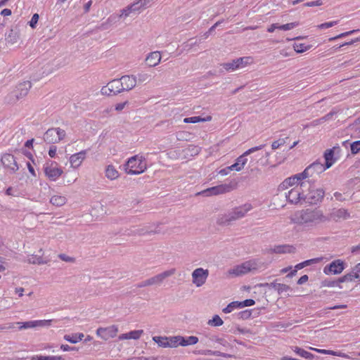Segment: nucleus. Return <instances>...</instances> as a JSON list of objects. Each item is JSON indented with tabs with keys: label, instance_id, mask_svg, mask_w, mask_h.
Instances as JSON below:
<instances>
[{
	"label": "nucleus",
	"instance_id": "c03bdc74",
	"mask_svg": "<svg viewBox=\"0 0 360 360\" xmlns=\"http://www.w3.org/2000/svg\"><path fill=\"white\" fill-rule=\"evenodd\" d=\"M298 25H299V22H290V23H287L285 25H280L278 24V27H279V30H281L288 31V30H291L297 27Z\"/></svg>",
	"mask_w": 360,
	"mask_h": 360
},
{
	"label": "nucleus",
	"instance_id": "4468645a",
	"mask_svg": "<svg viewBox=\"0 0 360 360\" xmlns=\"http://www.w3.org/2000/svg\"><path fill=\"white\" fill-rule=\"evenodd\" d=\"M118 333V327L115 325H111L108 327H99L96 330V335L103 340L107 341L110 338H114Z\"/></svg>",
	"mask_w": 360,
	"mask_h": 360
},
{
	"label": "nucleus",
	"instance_id": "cd10ccee",
	"mask_svg": "<svg viewBox=\"0 0 360 360\" xmlns=\"http://www.w3.org/2000/svg\"><path fill=\"white\" fill-rule=\"evenodd\" d=\"M105 177L111 181L117 179L120 177V173L112 165H108L105 170Z\"/></svg>",
	"mask_w": 360,
	"mask_h": 360
},
{
	"label": "nucleus",
	"instance_id": "09e8293b",
	"mask_svg": "<svg viewBox=\"0 0 360 360\" xmlns=\"http://www.w3.org/2000/svg\"><path fill=\"white\" fill-rule=\"evenodd\" d=\"M61 356H34L32 358V360H62Z\"/></svg>",
	"mask_w": 360,
	"mask_h": 360
},
{
	"label": "nucleus",
	"instance_id": "423d86ee",
	"mask_svg": "<svg viewBox=\"0 0 360 360\" xmlns=\"http://www.w3.org/2000/svg\"><path fill=\"white\" fill-rule=\"evenodd\" d=\"M325 170H326V169L324 165L316 161L307 167L303 172L295 174L302 180L306 181L307 179L314 177L316 175L321 174Z\"/></svg>",
	"mask_w": 360,
	"mask_h": 360
},
{
	"label": "nucleus",
	"instance_id": "5701e85b",
	"mask_svg": "<svg viewBox=\"0 0 360 360\" xmlns=\"http://www.w3.org/2000/svg\"><path fill=\"white\" fill-rule=\"evenodd\" d=\"M162 59V55L160 51H153L149 53L145 59L146 64L150 67L153 68L157 66L160 62Z\"/></svg>",
	"mask_w": 360,
	"mask_h": 360
},
{
	"label": "nucleus",
	"instance_id": "473e14b6",
	"mask_svg": "<svg viewBox=\"0 0 360 360\" xmlns=\"http://www.w3.org/2000/svg\"><path fill=\"white\" fill-rule=\"evenodd\" d=\"M198 338L196 336L181 337V347L194 345L198 342Z\"/></svg>",
	"mask_w": 360,
	"mask_h": 360
},
{
	"label": "nucleus",
	"instance_id": "4be33fe9",
	"mask_svg": "<svg viewBox=\"0 0 360 360\" xmlns=\"http://www.w3.org/2000/svg\"><path fill=\"white\" fill-rule=\"evenodd\" d=\"M51 320H37L27 321L24 323L18 322L17 324L21 325L20 329H27L35 327H45L51 326Z\"/></svg>",
	"mask_w": 360,
	"mask_h": 360
},
{
	"label": "nucleus",
	"instance_id": "c756f323",
	"mask_svg": "<svg viewBox=\"0 0 360 360\" xmlns=\"http://www.w3.org/2000/svg\"><path fill=\"white\" fill-rule=\"evenodd\" d=\"M295 248L292 246L288 245L275 246L272 249V252L276 254H285L293 252Z\"/></svg>",
	"mask_w": 360,
	"mask_h": 360
},
{
	"label": "nucleus",
	"instance_id": "72a5a7b5",
	"mask_svg": "<svg viewBox=\"0 0 360 360\" xmlns=\"http://www.w3.org/2000/svg\"><path fill=\"white\" fill-rule=\"evenodd\" d=\"M236 60L238 69L244 68L253 63L252 58L249 56L238 58Z\"/></svg>",
	"mask_w": 360,
	"mask_h": 360
},
{
	"label": "nucleus",
	"instance_id": "864d4df0",
	"mask_svg": "<svg viewBox=\"0 0 360 360\" xmlns=\"http://www.w3.org/2000/svg\"><path fill=\"white\" fill-rule=\"evenodd\" d=\"M58 257L64 262L74 263L75 262V259L74 257H70L65 254H60Z\"/></svg>",
	"mask_w": 360,
	"mask_h": 360
},
{
	"label": "nucleus",
	"instance_id": "37998d69",
	"mask_svg": "<svg viewBox=\"0 0 360 360\" xmlns=\"http://www.w3.org/2000/svg\"><path fill=\"white\" fill-rule=\"evenodd\" d=\"M207 323L212 326H220L224 323V321L218 315H214L212 319L208 321Z\"/></svg>",
	"mask_w": 360,
	"mask_h": 360
},
{
	"label": "nucleus",
	"instance_id": "bb28decb",
	"mask_svg": "<svg viewBox=\"0 0 360 360\" xmlns=\"http://www.w3.org/2000/svg\"><path fill=\"white\" fill-rule=\"evenodd\" d=\"M309 349L310 350L315 351V352H318L319 354L337 356H340V357H342V358H345V359H349V356L347 354L343 353V352H342L340 351H334V350H330V349H317V348H314V347H309Z\"/></svg>",
	"mask_w": 360,
	"mask_h": 360
},
{
	"label": "nucleus",
	"instance_id": "6e6d98bb",
	"mask_svg": "<svg viewBox=\"0 0 360 360\" xmlns=\"http://www.w3.org/2000/svg\"><path fill=\"white\" fill-rule=\"evenodd\" d=\"M39 16L37 13H34L32 17V19L29 22V25L30 26L32 27V28H35L36 27V25L37 24V22L39 20Z\"/></svg>",
	"mask_w": 360,
	"mask_h": 360
},
{
	"label": "nucleus",
	"instance_id": "e433bc0d",
	"mask_svg": "<svg viewBox=\"0 0 360 360\" xmlns=\"http://www.w3.org/2000/svg\"><path fill=\"white\" fill-rule=\"evenodd\" d=\"M292 46L295 51L301 53L309 50L312 46L304 43H295Z\"/></svg>",
	"mask_w": 360,
	"mask_h": 360
},
{
	"label": "nucleus",
	"instance_id": "680f3d73",
	"mask_svg": "<svg viewBox=\"0 0 360 360\" xmlns=\"http://www.w3.org/2000/svg\"><path fill=\"white\" fill-rule=\"evenodd\" d=\"M233 170L231 167V166L227 167L224 169H221L219 172V174L221 176H226L231 171Z\"/></svg>",
	"mask_w": 360,
	"mask_h": 360
},
{
	"label": "nucleus",
	"instance_id": "603ef678",
	"mask_svg": "<svg viewBox=\"0 0 360 360\" xmlns=\"http://www.w3.org/2000/svg\"><path fill=\"white\" fill-rule=\"evenodd\" d=\"M351 151L353 154H356L360 151V141H354L351 144Z\"/></svg>",
	"mask_w": 360,
	"mask_h": 360
},
{
	"label": "nucleus",
	"instance_id": "6e6552de",
	"mask_svg": "<svg viewBox=\"0 0 360 360\" xmlns=\"http://www.w3.org/2000/svg\"><path fill=\"white\" fill-rule=\"evenodd\" d=\"M44 172L45 176L51 181H56L63 173L57 162L53 161L47 162L44 165Z\"/></svg>",
	"mask_w": 360,
	"mask_h": 360
},
{
	"label": "nucleus",
	"instance_id": "3c124183",
	"mask_svg": "<svg viewBox=\"0 0 360 360\" xmlns=\"http://www.w3.org/2000/svg\"><path fill=\"white\" fill-rule=\"evenodd\" d=\"M321 260H322L321 257L314 258V259H308L304 262H302V264L304 265V267H305L309 265L317 264V263L320 262Z\"/></svg>",
	"mask_w": 360,
	"mask_h": 360
},
{
	"label": "nucleus",
	"instance_id": "ddd939ff",
	"mask_svg": "<svg viewBox=\"0 0 360 360\" xmlns=\"http://www.w3.org/2000/svg\"><path fill=\"white\" fill-rule=\"evenodd\" d=\"M310 184H308V188H306V202L310 204H316L321 202L324 197L325 191L322 188H311Z\"/></svg>",
	"mask_w": 360,
	"mask_h": 360
},
{
	"label": "nucleus",
	"instance_id": "338daca9",
	"mask_svg": "<svg viewBox=\"0 0 360 360\" xmlns=\"http://www.w3.org/2000/svg\"><path fill=\"white\" fill-rule=\"evenodd\" d=\"M309 279V277L307 275H304L302 276H301L299 280L297 281V284L298 285H302L304 284V283H306Z\"/></svg>",
	"mask_w": 360,
	"mask_h": 360
},
{
	"label": "nucleus",
	"instance_id": "9b49d317",
	"mask_svg": "<svg viewBox=\"0 0 360 360\" xmlns=\"http://www.w3.org/2000/svg\"><path fill=\"white\" fill-rule=\"evenodd\" d=\"M208 276V269L201 267L197 268L191 274L192 283L195 287L200 288L206 283Z\"/></svg>",
	"mask_w": 360,
	"mask_h": 360
},
{
	"label": "nucleus",
	"instance_id": "f03ea898",
	"mask_svg": "<svg viewBox=\"0 0 360 360\" xmlns=\"http://www.w3.org/2000/svg\"><path fill=\"white\" fill-rule=\"evenodd\" d=\"M309 181H304L296 174L285 179L278 186L279 191H285L291 188L285 193V198L290 204L297 205L306 202V188Z\"/></svg>",
	"mask_w": 360,
	"mask_h": 360
},
{
	"label": "nucleus",
	"instance_id": "a19ab883",
	"mask_svg": "<svg viewBox=\"0 0 360 360\" xmlns=\"http://www.w3.org/2000/svg\"><path fill=\"white\" fill-rule=\"evenodd\" d=\"M240 308H241L240 302H232L229 304L224 309H223V312L225 314H229L232 312L234 309Z\"/></svg>",
	"mask_w": 360,
	"mask_h": 360
},
{
	"label": "nucleus",
	"instance_id": "69168bd1",
	"mask_svg": "<svg viewBox=\"0 0 360 360\" xmlns=\"http://www.w3.org/2000/svg\"><path fill=\"white\" fill-rule=\"evenodd\" d=\"M56 150H57L56 146H52L50 148L49 150V156L51 157V158H54L56 156Z\"/></svg>",
	"mask_w": 360,
	"mask_h": 360
},
{
	"label": "nucleus",
	"instance_id": "052dcab7",
	"mask_svg": "<svg viewBox=\"0 0 360 360\" xmlns=\"http://www.w3.org/2000/svg\"><path fill=\"white\" fill-rule=\"evenodd\" d=\"M240 302L241 304V308H243L245 307L252 306L255 304V301L252 299H248L243 302Z\"/></svg>",
	"mask_w": 360,
	"mask_h": 360
},
{
	"label": "nucleus",
	"instance_id": "39448f33",
	"mask_svg": "<svg viewBox=\"0 0 360 360\" xmlns=\"http://www.w3.org/2000/svg\"><path fill=\"white\" fill-rule=\"evenodd\" d=\"M147 169V165L142 156L134 155L130 158L124 165V169L128 174H140Z\"/></svg>",
	"mask_w": 360,
	"mask_h": 360
},
{
	"label": "nucleus",
	"instance_id": "49530a36",
	"mask_svg": "<svg viewBox=\"0 0 360 360\" xmlns=\"http://www.w3.org/2000/svg\"><path fill=\"white\" fill-rule=\"evenodd\" d=\"M334 217L338 219H347L349 217V213L345 209H340L334 213Z\"/></svg>",
	"mask_w": 360,
	"mask_h": 360
},
{
	"label": "nucleus",
	"instance_id": "b1692460",
	"mask_svg": "<svg viewBox=\"0 0 360 360\" xmlns=\"http://www.w3.org/2000/svg\"><path fill=\"white\" fill-rule=\"evenodd\" d=\"M44 252L43 249H39L37 254L29 255L27 262L32 264H44L48 262V259L44 257Z\"/></svg>",
	"mask_w": 360,
	"mask_h": 360
},
{
	"label": "nucleus",
	"instance_id": "6ab92c4d",
	"mask_svg": "<svg viewBox=\"0 0 360 360\" xmlns=\"http://www.w3.org/2000/svg\"><path fill=\"white\" fill-rule=\"evenodd\" d=\"M86 154L87 151L84 150L70 155L69 158L70 167L74 169L78 168L86 159Z\"/></svg>",
	"mask_w": 360,
	"mask_h": 360
},
{
	"label": "nucleus",
	"instance_id": "f704fd0d",
	"mask_svg": "<svg viewBox=\"0 0 360 360\" xmlns=\"http://www.w3.org/2000/svg\"><path fill=\"white\" fill-rule=\"evenodd\" d=\"M212 120V117L208 115L206 117H201L199 116H194L184 119L185 123H197L200 122H209Z\"/></svg>",
	"mask_w": 360,
	"mask_h": 360
},
{
	"label": "nucleus",
	"instance_id": "e2e57ef3",
	"mask_svg": "<svg viewBox=\"0 0 360 360\" xmlns=\"http://www.w3.org/2000/svg\"><path fill=\"white\" fill-rule=\"evenodd\" d=\"M131 6L135 13H140L143 10V8H141V6H140V4H139L138 1L134 2L133 4H131Z\"/></svg>",
	"mask_w": 360,
	"mask_h": 360
},
{
	"label": "nucleus",
	"instance_id": "393cba45",
	"mask_svg": "<svg viewBox=\"0 0 360 360\" xmlns=\"http://www.w3.org/2000/svg\"><path fill=\"white\" fill-rule=\"evenodd\" d=\"M175 272L174 269H170L165 271L161 274H159L153 277L150 278L152 285H160L162 283L164 280L169 276H172Z\"/></svg>",
	"mask_w": 360,
	"mask_h": 360
},
{
	"label": "nucleus",
	"instance_id": "7ed1b4c3",
	"mask_svg": "<svg viewBox=\"0 0 360 360\" xmlns=\"http://www.w3.org/2000/svg\"><path fill=\"white\" fill-rule=\"evenodd\" d=\"M267 264L261 259H252L237 264L229 269L226 272L228 278L242 276L248 273H254L264 270Z\"/></svg>",
	"mask_w": 360,
	"mask_h": 360
},
{
	"label": "nucleus",
	"instance_id": "dca6fc26",
	"mask_svg": "<svg viewBox=\"0 0 360 360\" xmlns=\"http://www.w3.org/2000/svg\"><path fill=\"white\" fill-rule=\"evenodd\" d=\"M356 281H360V262L355 265L349 273L338 279L340 283L354 282Z\"/></svg>",
	"mask_w": 360,
	"mask_h": 360
},
{
	"label": "nucleus",
	"instance_id": "0eeeda50",
	"mask_svg": "<svg viewBox=\"0 0 360 360\" xmlns=\"http://www.w3.org/2000/svg\"><path fill=\"white\" fill-rule=\"evenodd\" d=\"M152 340L162 348H175L180 345V338L179 336H153Z\"/></svg>",
	"mask_w": 360,
	"mask_h": 360
},
{
	"label": "nucleus",
	"instance_id": "aec40b11",
	"mask_svg": "<svg viewBox=\"0 0 360 360\" xmlns=\"http://www.w3.org/2000/svg\"><path fill=\"white\" fill-rule=\"evenodd\" d=\"M120 79L123 91L133 89L137 84V79L134 75H124Z\"/></svg>",
	"mask_w": 360,
	"mask_h": 360
},
{
	"label": "nucleus",
	"instance_id": "f257e3e1",
	"mask_svg": "<svg viewBox=\"0 0 360 360\" xmlns=\"http://www.w3.org/2000/svg\"><path fill=\"white\" fill-rule=\"evenodd\" d=\"M292 224L301 226L307 231L319 229L328 223L330 218L319 209H302L295 212L290 217Z\"/></svg>",
	"mask_w": 360,
	"mask_h": 360
},
{
	"label": "nucleus",
	"instance_id": "9d476101",
	"mask_svg": "<svg viewBox=\"0 0 360 360\" xmlns=\"http://www.w3.org/2000/svg\"><path fill=\"white\" fill-rule=\"evenodd\" d=\"M264 146L265 145H260L247 150L236 159V162L234 164L231 165L232 169L237 172L241 171L248 162V158L246 157L259 150L262 149Z\"/></svg>",
	"mask_w": 360,
	"mask_h": 360
},
{
	"label": "nucleus",
	"instance_id": "4d7b16f0",
	"mask_svg": "<svg viewBox=\"0 0 360 360\" xmlns=\"http://www.w3.org/2000/svg\"><path fill=\"white\" fill-rule=\"evenodd\" d=\"M158 233V231H148V230H145L144 229H136L135 231H134V233L138 234V235H144L146 233Z\"/></svg>",
	"mask_w": 360,
	"mask_h": 360
},
{
	"label": "nucleus",
	"instance_id": "58836bf2",
	"mask_svg": "<svg viewBox=\"0 0 360 360\" xmlns=\"http://www.w3.org/2000/svg\"><path fill=\"white\" fill-rule=\"evenodd\" d=\"M221 65L227 72H233L238 70L236 60L222 63Z\"/></svg>",
	"mask_w": 360,
	"mask_h": 360
},
{
	"label": "nucleus",
	"instance_id": "de8ad7c7",
	"mask_svg": "<svg viewBox=\"0 0 360 360\" xmlns=\"http://www.w3.org/2000/svg\"><path fill=\"white\" fill-rule=\"evenodd\" d=\"M338 23V20L330 21V22L321 23V24L317 25L316 27L319 30H324V29H328V28L332 27L336 25Z\"/></svg>",
	"mask_w": 360,
	"mask_h": 360
},
{
	"label": "nucleus",
	"instance_id": "20e7f679",
	"mask_svg": "<svg viewBox=\"0 0 360 360\" xmlns=\"http://www.w3.org/2000/svg\"><path fill=\"white\" fill-rule=\"evenodd\" d=\"M252 209V206L249 203L234 207L227 213L219 216L217 222L220 224H229L245 217Z\"/></svg>",
	"mask_w": 360,
	"mask_h": 360
},
{
	"label": "nucleus",
	"instance_id": "2f4dec72",
	"mask_svg": "<svg viewBox=\"0 0 360 360\" xmlns=\"http://www.w3.org/2000/svg\"><path fill=\"white\" fill-rule=\"evenodd\" d=\"M334 153L333 150H326L324 153V158L326 165H324L326 169L330 168L334 163L335 159L333 158Z\"/></svg>",
	"mask_w": 360,
	"mask_h": 360
},
{
	"label": "nucleus",
	"instance_id": "79ce46f5",
	"mask_svg": "<svg viewBox=\"0 0 360 360\" xmlns=\"http://www.w3.org/2000/svg\"><path fill=\"white\" fill-rule=\"evenodd\" d=\"M136 79H137V82H139V83H140V84L148 83L151 80V75L148 73L141 72V73L138 74Z\"/></svg>",
	"mask_w": 360,
	"mask_h": 360
},
{
	"label": "nucleus",
	"instance_id": "f3484780",
	"mask_svg": "<svg viewBox=\"0 0 360 360\" xmlns=\"http://www.w3.org/2000/svg\"><path fill=\"white\" fill-rule=\"evenodd\" d=\"M231 191V187L226 184H221L209 188L202 191V194L206 196L223 194Z\"/></svg>",
	"mask_w": 360,
	"mask_h": 360
},
{
	"label": "nucleus",
	"instance_id": "2eb2a0df",
	"mask_svg": "<svg viewBox=\"0 0 360 360\" xmlns=\"http://www.w3.org/2000/svg\"><path fill=\"white\" fill-rule=\"evenodd\" d=\"M345 269V262L341 259H335L323 268L326 275L340 274Z\"/></svg>",
	"mask_w": 360,
	"mask_h": 360
},
{
	"label": "nucleus",
	"instance_id": "13d9d810",
	"mask_svg": "<svg viewBox=\"0 0 360 360\" xmlns=\"http://www.w3.org/2000/svg\"><path fill=\"white\" fill-rule=\"evenodd\" d=\"M119 15L121 19H125L130 15V13L125 7L120 11Z\"/></svg>",
	"mask_w": 360,
	"mask_h": 360
},
{
	"label": "nucleus",
	"instance_id": "7c9ffc66",
	"mask_svg": "<svg viewBox=\"0 0 360 360\" xmlns=\"http://www.w3.org/2000/svg\"><path fill=\"white\" fill-rule=\"evenodd\" d=\"M183 153H184L185 158H188L189 157L198 155L199 153V148L196 146L188 145L184 146Z\"/></svg>",
	"mask_w": 360,
	"mask_h": 360
},
{
	"label": "nucleus",
	"instance_id": "0e129e2a",
	"mask_svg": "<svg viewBox=\"0 0 360 360\" xmlns=\"http://www.w3.org/2000/svg\"><path fill=\"white\" fill-rule=\"evenodd\" d=\"M276 29L279 30L278 24V23H274L271 24L268 28L267 32H274Z\"/></svg>",
	"mask_w": 360,
	"mask_h": 360
},
{
	"label": "nucleus",
	"instance_id": "412c9836",
	"mask_svg": "<svg viewBox=\"0 0 360 360\" xmlns=\"http://www.w3.org/2000/svg\"><path fill=\"white\" fill-rule=\"evenodd\" d=\"M1 162L5 167L14 173L18 169V166L13 155L5 154L1 158Z\"/></svg>",
	"mask_w": 360,
	"mask_h": 360
},
{
	"label": "nucleus",
	"instance_id": "bf43d9fd",
	"mask_svg": "<svg viewBox=\"0 0 360 360\" xmlns=\"http://www.w3.org/2000/svg\"><path fill=\"white\" fill-rule=\"evenodd\" d=\"M322 4H323L322 0H316L314 1L307 2L304 4V6H307V7H311V6H321Z\"/></svg>",
	"mask_w": 360,
	"mask_h": 360
},
{
	"label": "nucleus",
	"instance_id": "8fccbe9b",
	"mask_svg": "<svg viewBox=\"0 0 360 360\" xmlns=\"http://www.w3.org/2000/svg\"><path fill=\"white\" fill-rule=\"evenodd\" d=\"M358 30H351V31H348V32H342L335 37H331L329 39V41H333V40H335V39H341V38H343V37H345L347 36H349V35H351L352 34L357 32Z\"/></svg>",
	"mask_w": 360,
	"mask_h": 360
},
{
	"label": "nucleus",
	"instance_id": "c9c22d12",
	"mask_svg": "<svg viewBox=\"0 0 360 360\" xmlns=\"http://www.w3.org/2000/svg\"><path fill=\"white\" fill-rule=\"evenodd\" d=\"M67 202V199L65 196L60 195H55L51 197L50 202L56 206H62Z\"/></svg>",
	"mask_w": 360,
	"mask_h": 360
},
{
	"label": "nucleus",
	"instance_id": "f8f14e48",
	"mask_svg": "<svg viewBox=\"0 0 360 360\" xmlns=\"http://www.w3.org/2000/svg\"><path fill=\"white\" fill-rule=\"evenodd\" d=\"M122 91L123 89L120 79H112L101 89V94L105 96L117 95Z\"/></svg>",
	"mask_w": 360,
	"mask_h": 360
},
{
	"label": "nucleus",
	"instance_id": "ea45409f",
	"mask_svg": "<svg viewBox=\"0 0 360 360\" xmlns=\"http://www.w3.org/2000/svg\"><path fill=\"white\" fill-rule=\"evenodd\" d=\"M84 338V334L83 333H78V334H75V335H65L64 336V339L71 343H77L79 341L82 340V338Z\"/></svg>",
	"mask_w": 360,
	"mask_h": 360
},
{
	"label": "nucleus",
	"instance_id": "a18cd8bd",
	"mask_svg": "<svg viewBox=\"0 0 360 360\" xmlns=\"http://www.w3.org/2000/svg\"><path fill=\"white\" fill-rule=\"evenodd\" d=\"M120 19L121 18L119 14H112L108 17V18L106 20V22L103 23L102 26L104 27L107 24L110 25H114L117 22H118Z\"/></svg>",
	"mask_w": 360,
	"mask_h": 360
},
{
	"label": "nucleus",
	"instance_id": "4c0bfd02",
	"mask_svg": "<svg viewBox=\"0 0 360 360\" xmlns=\"http://www.w3.org/2000/svg\"><path fill=\"white\" fill-rule=\"evenodd\" d=\"M20 39V34L18 32L11 30L7 37V41L11 44H16Z\"/></svg>",
	"mask_w": 360,
	"mask_h": 360
},
{
	"label": "nucleus",
	"instance_id": "5fc2aeb1",
	"mask_svg": "<svg viewBox=\"0 0 360 360\" xmlns=\"http://www.w3.org/2000/svg\"><path fill=\"white\" fill-rule=\"evenodd\" d=\"M285 143V141L283 139H280L277 141H275L271 144V148L273 150H276L280 146L284 145Z\"/></svg>",
	"mask_w": 360,
	"mask_h": 360
},
{
	"label": "nucleus",
	"instance_id": "774afa93",
	"mask_svg": "<svg viewBox=\"0 0 360 360\" xmlns=\"http://www.w3.org/2000/svg\"><path fill=\"white\" fill-rule=\"evenodd\" d=\"M127 104V101H125V102H123V103H117L116 105H115V110H117V111H121L122 110L125 105Z\"/></svg>",
	"mask_w": 360,
	"mask_h": 360
},
{
	"label": "nucleus",
	"instance_id": "1a4fd4ad",
	"mask_svg": "<svg viewBox=\"0 0 360 360\" xmlns=\"http://www.w3.org/2000/svg\"><path fill=\"white\" fill-rule=\"evenodd\" d=\"M66 133L60 128L49 129L44 134V140L47 143H58L65 137Z\"/></svg>",
	"mask_w": 360,
	"mask_h": 360
},
{
	"label": "nucleus",
	"instance_id": "a878e982",
	"mask_svg": "<svg viewBox=\"0 0 360 360\" xmlns=\"http://www.w3.org/2000/svg\"><path fill=\"white\" fill-rule=\"evenodd\" d=\"M143 333V330H131L129 333L120 335L118 336V340H139Z\"/></svg>",
	"mask_w": 360,
	"mask_h": 360
},
{
	"label": "nucleus",
	"instance_id": "a211bd4d",
	"mask_svg": "<svg viewBox=\"0 0 360 360\" xmlns=\"http://www.w3.org/2000/svg\"><path fill=\"white\" fill-rule=\"evenodd\" d=\"M31 88V83L29 81H25L22 83H20L13 92L14 96L16 100H19L20 98H24L27 94L29 90Z\"/></svg>",
	"mask_w": 360,
	"mask_h": 360
},
{
	"label": "nucleus",
	"instance_id": "c85d7f7f",
	"mask_svg": "<svg viewBox=\"0 0 360 360\" xmlns=\"http://www.w3.org/2000/svg\"><path fill=\"white\" fill-rule=\"evenodd\" d=\"M291 349L295 352L297 355L309 360H312L314 356L310 352L299 347H292Z\"/></svg>",
	"mask_w": 360,
	"mask_h": 360
}]
</instances>
